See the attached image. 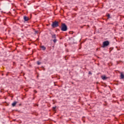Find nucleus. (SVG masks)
Here are the masks:
<instances>
[{
	"label": "nucleus",
	"mask_w": 124,
	"mask_h": 124,
	"mask_svg": "<svg viewBox=\"0 0 124 124\" xmlns=\"http://www.w3.org/2000/svg\"><path fill=\"white\" fill-rule=\"evenodd\" d=\"M35 33H38V31H35Z\"/></svg>",
	"instance_id": "nucleus-20"
},
{
	"label": "nucleus",
	"mask_w": 124,
	"mask_h": 124,
	"mask_svg": "<svg viewBox=\"0 0 124 124\" xmlns=\"http://www.w3.org/2000/svg\"><path fill=\"white\" fill-rule=\"evenodd\" d=\"M61 30L62 31H67V26L65 23H62L61 27Z\"/></svg>",
	"instance_id": "nucleus-1"
},
{
	"label": "nucleus",
	"mask_w": 124,
	"mask_h": 124,
	"mask_svg": "<svg viewBox=\"0 0 124 124\" xmlns=\"http://www.w3.org/2000/svg\"><path fill=\"white\" fill-rule=\"evenodd\" d=\"M19 106H22V104H19Z\"/></svg>",
	"instance_id": "nucleus-22"
},
{
	"label": "nucleus",
	"mask_w": 124,
	"mask_h": 124,
	"mask_svg": "<svg viewBox=\"0 0 124 124\" xmlns=\"http://www.w3.org/2000/svg\"><path fill=\"white\" fill-rule=\"evenodd\" d=\"M41 48H42L43 51H45V50H46V47L44 46H42Z\"/></svg>",
	"instance_id": "nucleus-9"
},
{
	"label": "nucleus",
	"mask_w": 124,
	"mask_h": 124,
	"mask_svg": "<svg viewBox=\"0 0 124 124\" xmlns=\"http://www.w3.org/2000/svg\"><path fill=\"white\" fill-rule=\"evenodd\" d=\"M69 33L70 34H73V31H70L69 32Z\"/></svg>",
	"instance_id": "nucleus-15"
},
{
	"label": "nucleus",
	"mask_w": 124,
	"mask_h": 124,
	"mask_svg": "<svg viewBox=\"0 0 124 124\" xmlns=\"http://www.w3.org/2000/svg\"><path fill=\"white\" fill-rule=\"evenodd\" d=\"M64 59H65V61H67V60L68 59V57H67V56H65L64 57Z\"/></svg>",
	"instance_id": "nucleus-14"
},
{
	"label": "nucleus",
	"mask_w": 124,
	"mask_h": 124,
	"mask_svg": "<svg viewBox=\"0 0 124 124\" xmlns=\"http://www.w3.org/2000/svg\"><path fill=\"white\" fill-rule=\"evenodd\" d=\"M101 78L102 80H107V79H108V77H106V76H102Z\"/></svg>",
	"instance_id": "nucleus-6"
},
{
	"label": "nucleus",
	"mask_w": 124,
	"mask_h": 124,
	"mask_svg": "<svg viewBox=\"0 0 124 124\" xmlns=\"http://www.w3.org/2000/svg\"><path fill=\"white\" fill-rule=\"evenodd\" d=\"M37 64H38V65H40V64H41V62H40L39 61H37Z\"/></svg>",
	"instance_id": "nucleus-13"
},
{
	"label": "nucleus",
	"mask_w": 124,
	"mask_h": 124,
	"mask_svg": "<svg viewBox=\"0 0 124 124\" xmlns=\"http://www.w3.org/2000/svg\"><path fill=\"white\" fill-rule=\"evenodd\" d=\"M115 85H116L117 86H118V85H119V83H115Z\"/></svg>",
	"instance_id": "nucleus-21"
},
{
	"label": "nucleus",
	"mask_w": 124,
	"mask_h": 124,
	"mask_svg": "<svg viewBox=\"0 0 124 124\" xmlns=\"http://www.w3.org/2000/svg\"><path fill=\"white\" fill-rule=\"evenodd\" d=\"M73 38V37H69V40H71Z\"/></svg>",
	"instance_id": "nucleus-18"
},
{
	"label": "nucleus",
	"mask_w": 124,
	"mask_h": 124,
	"mask_svg": "<svg viewBox=\"0 0 124 124\" xmlns=\"http://www.w3.org/2000/svg\"><path fill=\"white\" fill-rule=\"evenodd\" d=\"M88 74H89V75H93V73H92L91 71H89Z\"/></svg>",
	"instance_id": "nucleus-16"
},
{
	"label": "nucleus",
	"mask_w": 124,
	"mask_h": 124,
	"mask_svg": "<svg viewBox=\"0 0 124 124\" xmlns=\"http://www.w3.org/2000/svg\"><path fill=\"white\" fill-rule=\"evenodd\" d=\"M56 108H57V106L52 107V109L54 112H56Z\"/></svg>",
	"instance_id": "nucleus-10"
},
{
	"label": "nucleus",
	"mask_w": 124,
	"mask_h": 124,
	"mask_svg": "<svg viewBox=\"0 0 124 124\" xmlns=\"http://www.w3.org/2000/svg\"><path fill=\"white\" fill-rule=\"evenodd\" d=\"M16 104H17V102L15 101L12 104V106H13V107H15V106H16Z\"/></svg>",
	"instance_id": "nucleus-7"
},
{
	"label": "nucleus",
	"mask_w": 124,
	"mask_h": 124,
	"mask_svg": "<svg viewBox=\"0 0 124 124\" xmlns=\"http://www.w3.org/2000/svg\"><path fill=\"white\" fill-rule=\"evenodd\" d=\"M4 25H5H5H6L5 23H4Z\"/></svg>",
	"instance_id": "nucleus-23"
},
{
	"label": "nucleus",
	"mask_w": 124,
	"mask_h": 124,
	"mask_svg": "<svg viewBox=\"0 0 124 124\" xmlns=\"http://www.w3.org/2000/svg\"><path fill=\"white\" fill-rule=\"evenodd\" d=\"M23 19L24 20V22H28V21L30 20V18H29V17L26 16H23Z\"/></svg>",
	"instance_id": "nucleus-4"
},
{
	"label": "nucleus",
	"mask_w": 124,
	"mask_h": 124,
	"mask_svg": "<svg viewBox=\"0 0 124 124\" xmlns=\"http://www.w3.org/2000/svg\"><path fill=\"white\" fill-rule=\"evenodd\" d=\"M120 78H121V79H124V75L123 73H121Z\"/></svg>",
	"instance_id": "nucleus-8"
},
{
	"label": "nucleus",
	"mask_w": 124,
	"mask_h": 124,
	"mask_svg": "<svg viewBox=\"0 0 124 124\" xmlns=\"http://www.w3.org/2000/svg\"><path fill=\"white\" fill-rule=\"evenodd\" d=\"M34 92L35 93H37V91L36 90H34Z\"/></svg>",
	"instance_id": "nucleus-19"
},
{
	"label": "nucleus",
	"mask_w": 124,
	"mask_h": 124,
	"mask_svg": "<svg viewBox=\"0 0 124 124\" xmlns=\"http://www.w3.org/2000/svg\"><path fill=\"white\" fill-rule=\"evenodd\" d=\"M107 16L108 19H110V18H111L110 15L109 14H107Z\"/></svg>",
	"instance_id": "nucleus-11"
},
{
	"label": "nucleus",
	"mask_w": 124,
	"mask_h": 124,
	"mask_svg": "<svg viewBox=\"0 0 124 124\" xmlns=\"http://www.w3.org/2000/svg\"><path fill=\"white\" fill-rule=\"evenodd\" d=\"M51 27L55 29V28H57V27H59V22L57 21H55L52 22L51 24Z\"/></svg>",
	"instance_id": "nucleus-3"
},
{
	"label": "nucleus",
	"mask_w": 124,
	"mask_h": 124,
	"mask_svg": "<svg viewBox=\"0 0 124 124\" xmlns=\"http://www.w3.org/2000/svg\"><path fill=\"white\" fill-rule=\"evenodd\" d=\"M113 49H114V48H113V47H110L109 48L110 52H111V51H112Z\"/></svg>",
	"instance_id": "nucleus-17"
},
{
	"label": "nucleus",
	"mask_w": 124,
	"mask_h": 124,
	"mask_svg": "<svg viewBox=\"0 0 124 124\" xmlns=\"http://www.w3.org/2000/svg\"><path fill=\"white\" fill-rule=\"evenodd\" d=\"M57 41H58V40H57V39H54L53 40L54 43H56Z\"/></svg>",
	"instance_id": "nucleus-12"
},
{
	"label": "nucleus",
	"mask_w": 124,
	"mask_h": 124,
	"mask_svg": "<svg viewBox=\"0 0 124 124\" xmlns=\"http://www.w3.org/2000/svg\"><path fill=\"white\" fill-rule=\"evenodd\" d=\"M109 44H110V42H109V41H105L103 42L102 47L105 48L106 47H107V46H109Z\"/></svg>",
	"instance_id": "nucleus-2"
},
{
	"label": "nucleus",
	"mask_w": 124,
	"mask_h": 124,
	"mask_svg": "<svg viewBox=\"0 0 124 124\" xmlns=\"http://www.w3.org/2000/svg\"><path fill=\"white\" fill-rule=\"evenodd\" d=\"M51 37L53 39H56L57 38V35L56 34H51Z\"/></svg>",
	"instance_id": "nucleus-5"
}]
</instances>
